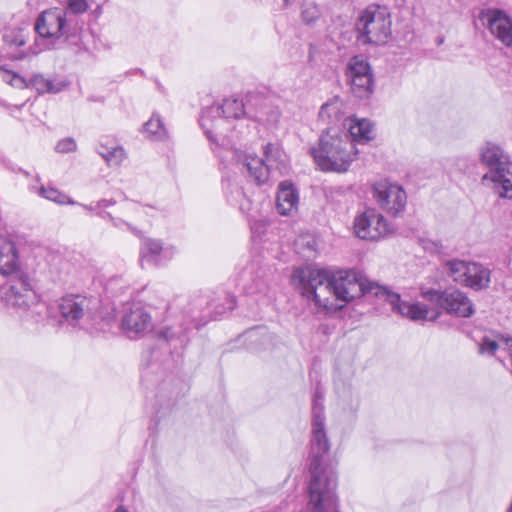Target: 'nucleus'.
<instances>
[{
    "label": "nucleus",
    "mask_w": 512,
    "mask_h": 512,
    "mask_svg": "<svg viewBox=\"0 0 512 512\" xmlns=\"http://www.w3.org/2000/svg\"><path fill=\"white\" fill-rule=\"evenodd\" d=\"M292 280L301 294L315 305L327 311L341 308L338 302L348 303L363 295H374L388 302L392 310L413 321H436L440 315L435 309L422 303L401 301L398 293L371 282L352 269L332 271L324 268L303 267L295 269Z\"/></svg>",
    "instance_id": "nucleus-1"
},
{
    "label": "nucleus",
    "mask_w": 512,
    "mask_h": 512,
    "mask_svg": "<svg viewBox=\"0 0 512 512\" xmlns=\"http://www.w3.org/2000/svg\"><path fill=\"white\" fill-rule=\"evenodd\" d=\"M319 410H316L312 422L308 486L307 512H338L337 473L326 465L325 458L330 444L325 431V422H321Z\"/></svg>",
    "instance_id": "nucleus-2"
},
{
    "label": "nucleus",
    "mask_w": 512,
    "mask_h": 512,
    "mask_svg": "<svg viewBox=\"0 0 512 512\" xmlns=\"http://www.w3.org/2000/svg\"><path fill=\"white\" fill-rule=\"evenodd\" d=\"M0 300L6 306L27 312L36 322L43 320L44 311L53 326L60 325L64 319V297L49 305L40 303L30 277L21 276L17 283L11 281L9 285L0 278Z\"/></svg>",
    "instance_id": "nucleus-3"
},
{
    "label": "nucleus",
    "mask_w": 512,
    "mask_h": 512,
    "mask_svg": "<svg viewBox=\"0 0 512 512\" xmlns=\"http://www.w3.org/2000/svg\"><path fill=\"white\" fill-rule=\"evenodd\" d=\"M310 151L322 171L337 173L347 172L358 153L346 131L338 127L327 128Z\"/></svg>",
    "instance_id": "nucleus-4"
},
{
    "label": "nucleus",
    "mask_w": 512,
    "mask_h": 512,
    "mask_svg": "<svg viewBox=\"0 0 512 512\" xmlns=\"http://www.w3.org/2000/svg\"><path fill=\"white\" fill-rule=\"evenodd\" d=\"M481 163L487 168L483 180L494 183V189L502 198L512 199V161L504 149L492 142L480 148Z\"/></svg>",
    "instance_id": "nucleus-5"
},
{
    "label": "nucleus",
    "mask_w": 512,
    "mask_h": 512,
    "mask_svg": "<svg viewBox=\"0 0 512 512\" xmlns=\"http://www.w3.org/2000/svg\"><path fill=\"white\" fill-rule=\"evenodd\" d=\"M391 16L387 7L369 5L360 14L356 29L363 44H385L392 34Z\"/></svg>",
    "instance_id": "nucleus-6"
},
{
    "label": "nucleus",
    "mask_w": 512,
    "mask_h": 512,
    "mask_svg": "<svg viewBox=\"0 0 512 512\" xmlns=\"http://www.w3.org/2000/svg\"><path fill=\"white\" fill-rule=\"evenodd\" d=\"M246 115V106L242 100L227 98L222 105H212L203 109L199 123L205 135L212 143L218 142L220 126L226 119H239Z\"/></svg>",
    "instance_id": "nucleus-7"
},
{
    "label": "nucleus",
    "mask_w": 512,
    "mask_h": 512,
    "mask_svg": "<svg viewBox=\"0 0 512 512\" xmlns=\"http://www.w3.org/2000/svg\"><path fill=\"white\" fill-rule=\"evenodd\" d=\"M443 268L455 283L475 291L487 289L491 282V270L481 263L451 259Z\"/></svg>",
    "instance_id": "nucleus-8"
},
{
    "label": "nucleus",
    "mask_w": 512,
    "mask_h": 512,
    "mask_svg": "<svg viewBox=\"0 0 512 512\" xmlns=\"http://www.w3.org/2000/svg\"><path fill=\"white\" fill-rule=\"evenodd\" d=\"M420 294L425 300L435 304L447 314L463 318L471 317L474 314L472 301L465 292L459 289L451 288L442 291L421 287Z\"/></svg>",
    "instance_id": "nucleus-9"
},
{
    "label": "nucleus",
    "mask_w": 512,
    "mask_h": 512,
    "mask_svg": "<svg viewBox=\"0 0 512 512\" xmlns=\"http://www.w3.org/2000/svg\"><path fill=\"white\" fill-rule=\"evenodd\" d=\"M99 308L97 298L84 294L66 293V324L82 330H89L96 319Z\"/></svg>",
    "instance_id": "nucleus-10"
},
{
    "label": "nucleus",
    "mask_w": 512,
    "mask_h": 512,
    "mask_svg": "<svg viewBox=\"0 0 512 512\" xmlns=\"http://www.w3.org/2000/svg\"><path fill=\"white\" fill-rule=\"evenodd\" d=\"M235 305V297L228 293L225 294L224 304L216 303L215 300H209L205 296H199L190 303L187 314L194 327L199 329L210 320H217L227 311L233 310Z\"/></svg>",
    "instance_id": "nucleus-11"
},
{
    "label": "nucleus",
    "mask_w": 512,
    "mask_h": 512,
    "mask_svg": "<svg viewBox=\"0 0 512 512\" xmlns=\"http://www.w3.org/2000/svg\"><path fill=\"white\" fill-rule=\"evenodd\" d=\"M281 157L279 148L269 143L264 147V158L249 155L245 158L243 166L246 168L249 179L262 185L268 180L270 170L274 167L278 168V164L284 162Z\"/></svg>",
    "instance_id": "nucleus-12"
},
{
    "label": "nucleus",
    "mask_w": 512,
    "mask_h": 512,
    "mask_svg": "<svg viewBox=\"0 0 512 512\" xmlns=\"http://www.w3.org/2000/svg\"><path fill=\"white\" fill-rule=\"evenodd\" d=\"M390 231L391 228L386 219L375 209H366L355 217L354 233L360 239L376 241Z\"/></svg>",
    "instance_id": "nucleus-13"
},
{
    "label": "nucleus",
    "mask_w": 512,
    "mask_h": 512,
    "mask_svg": "<svg viewBox=\"0 0 512 512\" xmlns=\"http://www.w3.org/2000/svg\"><path fill=\"white\" fill-rule=\"evenodd\" d=\"M374 196L379 206L392 216H398L406 207V192L397 184L377 183L374 186Z\"/></svg>",
    "instance_id": "nucleus-14"
},
{
    "label": "nucleus",
    "mask_w": 512,
    "mask_h": 512,
    "mask_svg": "<svg viewBox=\"0 0 512 512\" xmlns=\"http://www.w3.org/2000/svg\"><path fill=\"white\" fill-rule=\"evenodd\" d=\"M21 276L29 277L21 272L15 243L6 235L0 234V278L9 285L11 281L17 283Z\"/></svg>",
    "instance_id": "nucleus-15"
},
{
    "label": "nucleus",
    "mask_w": 512,
    "mask_h": 512,
    "mask_svg": "<svg viewBox=\"0 0 512 512\" xmlns=\"http://www.w3.org/2000/svg\"><path fill=\"white\" fill-rule=\"evenodd\" d=\"M121 328L131 339L141 337L152 329L151 315L141 304L133 303L122 317Z\"/></svg>",
    "instance_id": "nucleus-16"
},
{
    "label": "nucleus",
    "mask_w": 512,
    "mask_h": 512,
    "mask_svg": "<svg viewBox=\"0 0 512 512\" xmlns=\"http://www.w3.org/2000/svg\"><path fill=\"white\" fill-rule=\"evenodd\" d=\"M479 20L505 46L512 45V20L503 11L498 9L482 10Z\"/></svg>",
    "instance_id": "nucleus-17"
},
{
    "label": "nucleus",
    "mask_w": 512,
    "mask_h": 512,
    "mask_svg": "<svg viewBox=\"0 0 512 512\" xmlns=\"http://www.w3.org/2000/svg\"><path fill=\"white\" fill-rule=\"evenodd\" d=\"M64 28V13L60 8L43 11L35 23V31L41 38H58Z\"/></svg>",
    "instance_id": "nucleus-18"
},
{
    "label": "nucleus",
    "mask_w": 512,
    "mask_h": 512,
    "mask_svg": "<svg viewBox=\"0 0 512 512\" xmlns=\"http://www.w3.org/2000/svg\"><path fill=\"white\" fill-rule=\"evenodd\" d=\"M140 253L143 260L159 265L173 256L174 249L165 247L158 239L145 238L141 243Z\"/></svg>",
    "instance_id": "nucleus-19"
},
{
    "label": "nucleus",
    "mask_w": 512,
    "mask_h": 512,
    "mask_svg": "<svg viewBox=\"0 0 512 512\" xmlns=\"http://www.w3.org/2000/svg\"><path fill=\"white\" fill-rule=\"evenodd\" d=\"M299 196L295 186L284 181L280 183L276 196L277 210L281 215H289L297 210Z\"/></svg>",
    "instance_id": "nucleus-20"
},
{
    "label": "nucleus",
    "mask_w": 512,
    "mask_h": 512,
    "mask_svg": "<svg viewBox=\"0 0 512 512\" xmlns=\"http://www.w3.org/2000/svg\"><path fill=\"white\" fill-rule=\"evenodd\" d=\"M223 189L227 201L230 204L238 206L239 210L249 218L256 219V215L253 212L252 201L246 196L242 187L228 180L223 184Z\"/></svg>",
    "instance_id": "nucleus-21"
},
{
    "label": "nucleus",
    "mask_w": 512,
    "mask_h": 512,
    "mask_svg": "<svg viewBox=\"0 0 512 512\" xmlns=\"http://www.w3.org/2000/svg\"><path fill=\"white\" fill-rule=\"evenodd\" d=\"M319 118L327 124L336 125L347 121L345 113V104L339 97H334L323 104L319 111Z\"/></svg>",
    "instance_id": "nucleus-22"
},
{
    "label": "nucleus",
    "mask_w": 512,
    "mask_h": 512,
    "mask_svg": "<svg viewBox=\"0 0 512 512\" xmlns=\"http://www.w3.org/2000/svg\"><path fill=\"white\" fill-rule=\"evenodd\" d=\"M346 133L353 143L368 142L373 138V124L367 119H350L348 131Z\"/></svg>",
    "instance_id": "nucleus-23"
},
{
    "label": "nucleus",
    "mask_w": 512,
    "mask_h": 512,
    "mask_svg": "<svg viewBox=\"0 0 512 512\" xmlns=\"http://www.w3.org/2000/svg\"><path fill=\"white\" fill-rule=\"evenodd\" d=\"M97 153L110 167H117L126 159V152L121 146H107L100 144Z\"/></svg>",
    "instance_id": "nucleus-24"
},
{
    "label": "nucleus",
    "mask_w": 512,
    "mask_h": 512,
    "mask_svg": "<svg viewBox=\"0 0 512 512\" xmlns=\"http://www.w3.org/2000/svg\"><path fill=\"white\" fill-rule=\"evenodd\" d=\"M351 90L358 98H367L373 92V74L362 75L350 79Z\"/></svg>",
    "instance_id": "nucleus-25"
},
{
    "label": "nucleus",
    "mask_w": 512,
    "mask_h": 512,
    "mask_svg": "<svg viewBox=\"0 0 512 512\" xmlns=\"http://www.w3.org/2000/svg\"><path fill=\"white\" fill-rule=\"evenodd\" d=\"M143 132L154 140H163L167 135L162 119L157 113H153L151 118L144 123Z\"/></svg>",
    "instance_id": "nucleus-26"
},
{
    "label": "nucleus",
    "mask_w": 512,
    "mask_h": 512,
    "mask_svg": "<svg viewBox=\"0 0 512 512\" xmlns=\"http://www.w3.org/2000/svg\"><path fill=\"white\" fill-rule=\"evenodd\" d=\"M370 73L372 71L368 61L360 56H354L350 59L347 66V76L349 79Z\"/></svg>",
    "instance_id": "nucleus-27"
},
{
    "label": "nucleus",
    "mask_w": 512,
    "mask_h": 512,
    "mask_svg": "<svg viewBox=\"0 0 512 512\" xmlns=\"http://www.w3.org/2000/svg\"><path fill=\"white\" fill-rule=\"evenodd\" d=\"M190 329L189 324H185V327L175 329L173 327L165 326L160 328L157 331V336L160 340H163L165 342H171L174 340H179L181 343L184 341V333Z\"/></svg>",
    "instance_id": "nucleus-28"
},
{
    "label": "nucleus",
    "mask_w": 512,
    "mask_h": 512,
    "mask_svg": "<svg viewBox=\"0 0 512 512\" xmlns=\"http://www.w3.org/2000/svg\"><path fill=\"white\" fill-rule=\"evenodd\" d=\"M30 191L37 193L39 196L53 201L58 204L64 203V195L59 190L52 187H45L44 185L36 186L30 185Z\"/></svg>",
    "instance_id": "nucleus-29"
},
{
    "label": "nucleus",
    "mask_w": 512,
    "mask_h": 512,
    "mask_svg": "<svg viewBox=\"0 0 512 512\" xmlns=\"http://www.w3.org/2000/svg\"><path fill=\"white\" fill-rule=\"evenodd\" d=\"M321 16L320 8L315 3H306L303 6L301 17L305 24L311 25Z\"/></svg>",
    "instance_id": "nucleus-30"
},
{
    "label": "nucleus",
    "mask_w": 512,
    "mask_h": 512,
    "mask_svg": "<svg viewBox=\"0 0 512 512\" xmlns=\"http://www.w3.org/2000/svg\"><path fill=\"white\" fill-rule=\"evenodd\" d=\"M89 8L87 0H68L66 2V10L73 14H83Z\"/></svg>",
    "instance_id": "nucleus-31"
},
{
    "label": "nucleus",
    "mask_w": 512,
    "mask_h": 512,
    "mask_svg": "<svg viewBox=\"0 0 512 512\" xmlns=\"http://www.w3.org/2000/svg\"><path fill=\"white\" fill-rule=\"evenodd\" d=\"M47 80L44 75L42 74H36L31 77L30 79V85L37 90L38 93H45V90H47Z\"/></svg>",
    "instance_id": "nucleus-32"
},
{
    "label": "nucleus",
    "mask_w": 512,
    "mask_h": 512,
    "mask_svg": "<svg viewBox=\"0 0 512 512\" xmlns=\"http://www.w3.org/2000/svg\"><path fill=\"white\" fill-rule=\"evenodd\" d=\"M111 222H112V225L118 229L125 228L137 236L140 234V231L135 226L130 224L128 221L122 219L121 217H113Z\"/></svg>",
    "instance_id": "nucleus-33"
},
{
    "label": "nucleus",
    "mask_w": 512,
    "mask_h": 512,
    "mask_svg": "<svg viewBox=\"0 0 512 512\" xmlns=\"http://www.w3.org/2000/svg\"><path fill=\"white\" fill-rule=\"evenodd\" d=\"M316 410H319V414L321 415V422H325V415H324V406L322 403V400L318 399V392H315L313 404H312V422L315 420V413Z\"/></svg>",
    "instance_id": "nucleus-34"
},
{
    "label": "nucleus",
    "mask_w": 512,
    "mask_h": 512,
    "mask_svg": "<svg viewBox=\"0 0 512 512\" xmlns=\"http://www.w3.org/2000/svg\"><path fill=\"white\" fill-rule=\"evenodd\" d=\"M64 87V83L62 81L55 82L54 80L48 78L47 80V90H45V93H58L60 92Z\"/></svg>",
    "instance_id": "nucleus-35"
},
{
    "label": "nucleus",
    "mask_w": 512,
    "mask_h": 512,
    "mask_svg": "<svg viewBox=\"0 0 512 512\" xmlns=\"http://www.w3.org/2000/svg\"><path fill=\"white\" fill-rule=\"evenodd\" d=\"M121 209L124 215L130 216L139 210V205L133 201H128L122 205Z\"/></svg>",
    "instance_id": "nucleus-36"
},
{
    "label": "nucleus",
    "mask_w": 512,
    "mask_h": 512,
    "mask_svg": "<svg viewBox=\"0 0 512 512\" xmlns=\"http://www.w3.org/2000/svg\"><path fill=\"white\" fill-rule=\"evenodd\" d=\"M77 149V145L74 139L66 138V153L74 152Z\"/></svg>",
    "instance_id": "nucleus-37"
},
{
    "label": "nucleus",
    "mask_w": 512,
    "mask_h": 512,
    "mask_svg": "<svg viewBox=\"0 0 512 512\" xmlns=\"http://www.w3.org/2000/svg\"><path fill=\"white\" fill-rule=\"evenodd\" d=\"M115 204V201L113 199H110V200H107V199H102V200H99L96 202V207L98 208H106V207H109V206H113Z\"/></svg>",
    "instance_id": "nucleus-38"
},
{
    "label": "nucleus",
    "mask_w": 512,
    "mask_h": 512,
    "mask_svg": "<svg viewBox=\"0 0 512 512\" xmlns=\"http://www.w3.org/2000/svg\"><path fill=\"white\" fill-rule=\"evenodd\" d=\"M260 329L259 328H254V329H251L249 331H247L243 336L246 338V339H253L254 336H256V334H258V331Z\"/></svg>",
    "instance_id": "nucleus-39"
},
{
    "label": "nucleus",
    "mask_w": 512,
    "mask_h": 512,
    "mask_svg": "<svg viewBox=\"0 0 512 512\" xmlns=\"http://www.w3.org/2000/svg\"><path fill=\"white\" fill-rule=\"evenodd\" d=\"M102 219L112 221L113 217L111 213L106 211H100L97 213Z\"/></svg>",
    "instance_id": "nucleus-40"
},
{
    "label": "nucleus",
    "mask_w": 512,
    "mask_h": 512,
    "mask_svg": "<svg viewBox=\"0 0 512 512\" xmlns=\"http://www.w3.org/2000/svg\"><path fill=\"white\" fill-rule=\"evenodd\" d=\"M56 150L58 152H64V148H62V141L58 142V144L56 145Z\"/></svg>",
    "instance_id": "nucleus-41"
},
{
    "label": "nucleus",
    "mask_w": 512,
    "mask_h": 512,
    "mask_svg": "<svg viewBox=\"0 0 512 512\" xmlns=\"http://www.w3.org/2000/svg\"><path fill=\"white\" fill-rule=\"evenodd\" d=\"M89 211H95L97 209H99L98 207H96V203L95 204H91L89 206L86 207Z\"/></svg>",
    "instance_id": "nucleus-42"
},
{
    "label": "nucleus",
    "mask_w": 512,
    "mask_h": 512,
    "mask_svg": "<svg viewBox=\"0 0 512 512\" xmlns=\"http://www.w3.org/2000/svg\"><path fill=\"white\" fill-rule=\"evenodd\" d=\"M292 0H283V4L285 7H288L291 4Z\"/></svg>",
    "instance_id": "nucleus-43"
},
{
    "label": "nucleus",
    "mask_w": 512,
    "mask_h": 512,
    "mask_svg": "<svg viewBox=\"0 0 512 512\" xmlns=\"http://www.w3.org/2000/svg\"><path fill=\"white\" fill-rule=\"evenodd\" d=\"M114 512H128L127 510H125L124 508L122 507H119L117 508Z\"/></svg>",
    "instance_id": "nucleus-44"
},
{
    "label": "nucleus",
    "mask_w": 512,
    "mask_h": 512,
    "mask_svg": "<svg viewBox=\"0 0 512 512\" xmlns=\"http://www.w3.org/2000/svg\"><path fill=\"white\" fill-rule=\"evenodd\" d=\"M316 392H318V399L319 400H323V395L321 394V392L317 389Z\"/></svg>",
    "instance_id": "nucleus-45"
},
{
    "label": "nucleus",
    "mask_w": 512,
    "mask_h": 512,
    "mask_svg": "<svg viewBox=\"0 0 512 512\" xmlns=\"http://www.w3.org/2000/svg\"><path fill=\"white\" fill-rule=\"evenodd\" d=\"M20 172L23 173L26 177H28L30 174L28 171L20 169Z\"/></svg>",
    "instance_id": "nucleus-46"
},
{
    "label": "nucleus",
    "mask_w": 512,
    "mask_h": 512,
    "mask_svg": "<svg viewBox=\"0 0 512 512\" xmlns=\"http://www.w3.org/2000/svg\"><path fill=\"white\" fill-rule=\"evenodd\" d=\"M499 361L502 362L503 366H506V363H505V361H503L502 358L499 357Z\"/></svg>",
    "instance_id": "nucleus-47"
},
{
    "label": "nucleus",
    "mask_w": 512,
    "mask_h": 512,
    "mask_svg": "<svg viewBox=\"0 0 512 512\" xmlns=\"http://www.w3.org/2000/svg\"><path fill=\"white\" fill-rule=\"evenodd\" d=\"M499 361L502 362L503 366H506V363H505V361H503L502 358L499 357Z\"/></svg>",
    "instance_id": "nucleus-48"
},
{
    "label": "nucleus",
    "mask_w": 512,
    "mask_h": 512,
    "mask_svg": "<svg viewBox=\"0 0 512 512\" xmlns=\"http://www.w3.org/2000/svg\"><path fill=\"white\" fill-rule=\"evenodd\" d=\"M499 361L502 362L503 366H506V363H505V361H503L502 358L499 357Z\"/></svg>",
    "instance_id": "nucleus-49"
}]
</instances>
